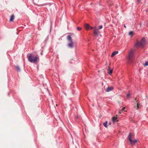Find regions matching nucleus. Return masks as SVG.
I'll use <instances>...</instances> for the list:
<instances>
[{"mask_svg": "<svg viewBox=\"0 0 148 148\" xmlns=\"http://www.w3.org/2000/svg\"><path fill=\"white\" fill-rule=\"evenodd\" d=\"M134 52V50L132 49L129 52L127 59L128 61L132 63L135 59Z\"/></svg>", "mask_w": 148, "mask_h": 148, "instance_id": "f257e3e1", "label": "nucleus"}, {"mask_svg": "<svg viewBox=\"0 0 148 148\" xmlns=\"http://www.w3.org/2000/svg\"><path fill=\"white\" fill-rule=\"evenodd\" d=\"M28 58L30 62L32 63H36L38 58V57L37 56L34 57L31 54H30L28 56Z\"/></svg>", "mask_w": 148, "mask_h": 148, "instance_id": "f03ea898", "label": "nucleus"}, {"mask_svg": "<svg viewBox=\"0 0 148 148\" xmlns=\"http://www.w3.org/2000/svg\"><path fill=\"white\" fill-rule=\"evenodd\" d=\"M145 44V38L143 37L140 42H137L135 45L136 47H143Z\"/></svg>", "mask_w": 148, "mask_h": 148, "instance_id": "7ed1b4c3", "label": "nucleus"}, {"mask_svg": "<svg viewBox=\"0 0 148 148\" xmlns=\"http://www.w3.org/2000/svg\"><path fill=\"white\" fill-rule=\"evenodd\" d=\"M133 135H132L131 133H130L128 136V139L129 140L130 143L132 145H134L137 142V141L136 139L134 141L132 140V139L133 138Z\"/></svg>", "mask_w": 148, "mask_h": 148, "instance_id": "20e7f679", "label": "nucleus"}, {"mask_svg": "<svg viewBox=\"0 0 148 148\" xmlns=\"http://www.w3.org/2000/svg\"><path fill=\"white\" fill-rule=\"evenodd\" d=\"M67 39L69 42V43L68 44V46L70 48H72L73 45V42L71 36L69 35H68Z\"/></svg>", "mask_w": 148, "mask_h": 148, "instance_id": "39448f33", "label": "nucleus"}, {"mask_svg": "<svg viewBox=\"0 0 148 148\" xmlns=\"http://www.w3.org/2000/svg\"><path fill=\"white\" fill-rule=\"evenodd\" d=\"M135 100L136 101V105L134 106V107L136 109H138L140 107V104L139 103L138 101L136 100V98L135 99Z\"/></svg>", "mask_w": 148, "mask_h": 148, "instance_id": "423d86ee", "label": "nucleus"}, {"mask_svg": "<svg viewBox=\"0 0 148 148\" xmlns=\"http://www.w3.org/2000/svg\"><path fill=\"white\" fill-rule=\"evenodd\" d=\"M93 33L95 35L98 36L99 33L98 29L95 28L94 29Z\"/></svg>", "mask_w": 148, "mask_h": 148, "instance_id": "0eeeda50", "label": "nucleus"}, {"mask_svg": "<svg viewBox=\"0 0 148 148\" xmlns=\"http://www.w3.org/2000/svg\"><path fill=\"white\" fill-rule=\"evenodd\" d=\"M113 89V88L112 87H108L106 89V91L107 92H109L111 91Z\"/></svg>", "mask_w": 148, "mask_h": 148, "instance_id": "6e6552de", "label": "nucleus"}, {"mask_svg": "<svg viewBox=\"0 0 148 148\" xmlns=\"http://www.w3.org/2000/svg\"><path fill=\"white\" fill-rule=\"evenodd\" d=\"M113 71V69H111L110 67H109V69L108 71V73L109 74L111 75L112 72Z\"/></svg>", "mask_w": 148, "mask_h": 148, "instance_id": "1a4fd4ad", "label": "nucleus"}, {"mask_svg": "<svg viewBox=\"0 0 148 148\" xmlns=\"http://www.w3.org/2000/svg\"><path fill=\"white\" fill-rule=\"evenodd\" d=\"M118 53V51H115L113 52L111 56V57H113L115 55L117 54Z\"/></svg>", "mask_w": 148, "mask_h": 148, "instance_id": "9d476101", "label": "nucleus"}, {"mask_svg": "<svg viewBox=\"0 0 148 148\" xmlns=\"http://www.w3.org/2000/svg\"><path fill=\"white\" fill-rule=\"evenodd\" d=\"M14 18V15H12L10 16V21H13Z\"/></svg>", "mask_w": 148, "mask_h": 148, "instance_id": "9b49d317", "label": "nucleus"}, {"mask_svg": "<svg viewBox=\"0 0 148 148\" xmlns=\"http://www.w3.org/2000/svg\"><path fill=\"white\" fill-rule=\"evenodd\" d=\"M85 28L87 30H88L89 29V28L90 27L89 25L88 24H86L85 26Z\"/></svg>", "mask_w": 148, "mask_h": 148, "instance_id": "f8f14e48", "label": "nucleus"}, {"mask_svg": "<svg viewBox=\"0 0 148 148\" xmlns=\"http://www.w3.org/2000/svg\"><path fill=\"white\" fill-rule=\"evenodd\" d=\"M16 69L17 71L18 72H20V68L18 66H16Z\"/></svg>", "mask_w": 148, "mask_h": 148, "instance_id": "ddd939ff", "label": "nucleus"}, {"mask_svg": "<svg viewBox=\"0 0 148 148\" xmlns=\"http://www.w3.org/2000/svg\"><path fill=\"white\" fill-rule=\"evenodd\" d=\"M112 121L114 123L116 122L117 121V118L116 117H113L112 118Z\"/></svg>", "mask_w": 148, "mask_h": 148, "instance_id": "4468645a", "label": "nucleus"}, {"mask_svg": "<svg viewBox=\"0 0 148 148\" xmlns=\"http://www.w3.org/2000/svg\"><path fill=\"white\" fill-rule=\"evenodd\" d=\"M107 121H106L105 122L103 123V125L106 127H108V126L107 125Z\"/></svg>", "mask_w": 148, "mask_h": 148, "instance_id": "2eb2a0df", "label": "nucleus"}, {"mask_svg": "<svg viewBox=\"0 0 148 148\" xmlns=\"http://www.w3.org/2000/svg\"><path fill=\"white\" fill-rule=\"evenodd\" d=\"M134 33V32L133 31H130L129 32V35L132 36V35Z\"/></svg>", "mask_w": 148, "mask_h": 148, "instance_id": "dca6fc26", "label": "nucleus"}, {"mask_svg": "<svg viewBox=\"0 0 148 148\" xmlns=\"http://www.w3.org/2000/svg\"><path fill=\"white\" fill-rule=\"evenodd\" d=\"M77 29L78 31H80L82 29V28L80 27H77Z\"/></svg>", "mask_w": 148, "mask_h": 148, "instance_id": "f3484780", "label": "nucleus"}, {"mask_svg": "<svg viewBox=\"0 0 148 148\" xmlns=\"http://www.w3.org/2000/svg\"><path fill=\"white\" fill-rule=\"evenodd\" d=\"M145 66H148V62H146L145 63Z\"/></svg>", "mask_w": 148, "mask_h": 148, "instance_id": "a211bd4d", "label": "nucleus"}, {"mask_svg": "<svg viewBox=\"0 0 148 148\" xmlns=\"http://www.w3.org/2000/svg\"><path fill=\"white\" fill-rule=\"evenodd\" d=\"M103 27V26L102 25H100L99 27V29H101Z\"/></svg>", "mask_w": 148, "mask_h": 148, "instance_id": "6ab92c4d", "label": "nucleus"}, {"mask_svg": "<svg viewBox=\"0 0 148 148\" xmlns=\"http://www.w3.org/2000/svg\"><path fill=\"white\" fill-rule=\"evenodd\" d=\"M127 97H129V96H130V94H127Z\"/></svg>", "mask_w": 148, "mask_h": 148, "instance_id": "aec40b11", "label": "nucleus"}, {"mask_svg": "<svg viewBox=\"0 0 148 148\" xmlns=\"http://www.w3.org/2000/svg\"><path fill=\"white\" fill-rule=\"evenodd\" d=\"M90 27V30H92V29H93V27H90H90Z\"/></svg>", "mask_w": 148, "mask_h": 148, "instance_id": "412c9836", "label": "nucleus"}, {"mask_svg": "<svg viewBox=\"0 0 148 148\" xmlns=\"http://www.w3.org/2000/svg\"><path fill=\"white\" fill-rule=\"evenodd\" d=\"M140 0H138V3H139L140 2Z\"/></svg>", "mask_w": 148, "mask_h": 148, "instance_id": "4be33fe9", "label": "nucleus"}, {"mask_svg": "<svg viewBox=\"0 0 148 148\" xmlns=\"http://www.w3.org/2000/svg\"><path fill=\"white\" fill-rule=\"evenodd\" d=\"M141 23H140V27H141Z\"/></svg>", "mask_w": 148, "mask_h": 148, "instance_id": "5701e85b", "label": "nucleus"}, {"mask_svg": "<svg viewBox=\"0 0 148 148\" xmlns=\"http://www.w3.org/2000/svg\"><path fill=\"white\" fill-rule=\"evenodd\" d=\"M125 109V108H124L122 109V110H124V109Z\"/></svg>", "mask_w": 148, "mask_h": 148, "instance_id": "b1692460", "label": "nucleus"}, {"mask_svg": "<svg viewBox=\"0 0 148 148\" xmlns=\"http://www.w3.org/2000/svg\"><path fill=\"white\" fill-rule=\"evenodd\" d=\"M124 27H125V28H126V26H125V25H124Z\"/></svg>", "mask_w": 148, "mask_h": 148, "instance_id": "393cba45", "label": "nucleus"}, {"mask_svg": "<svg viewBox=\"0 0 148 148\" xmlns=\"http://www.w3.org/2000/svg\"><path fill=\"white\" fill-rule=\"evenodd\" d=\"M111 122H110V123H109V124H111Z\"/></svg>", "mask_w": 148, "mask_h": 148, "instance_id": "a878e982", "label": "nucleus"}, {"mask_svg": "<svg viewBox=\"0 0 148 148\" xmlns=\"http://www.w3.org/2000/svg\"><path fill=\"white\" fill-rule=\"evenodd\" d=\"M119 113H121V111L119 112Z\"/></svg>", "mask_w": 148, "mask_h": 148, "instance_id": "bb28decb", "label": "nucleus"}, {"mask_svg": "<svg viewBox=\"0 0 148 148\" xmlns=\"http://www.w3.org/2000/svg\"><path fill=\"white\" fill-rule=\"evenodd\" d=\"M8 95H9V93L8 94Z\"/></svg>", "mask_w": 148, "mask_h": 148, "instance_id": "cd10ccee", "label": "nucleus"}, {"mask_svg": "<svg viewBox=\"0 0 148 148\" xmlns=\"http://www.w3.org/2000/svg\"><path fill=\"white\" fill-rule=\"evenodd\" d=\"M147 25H148V23H147Z\"/></svg>", "mask_w": 148, "mask_h": 148, "instance_id": "c85d7f7f", "label": "nucleus"}]
</instances>
